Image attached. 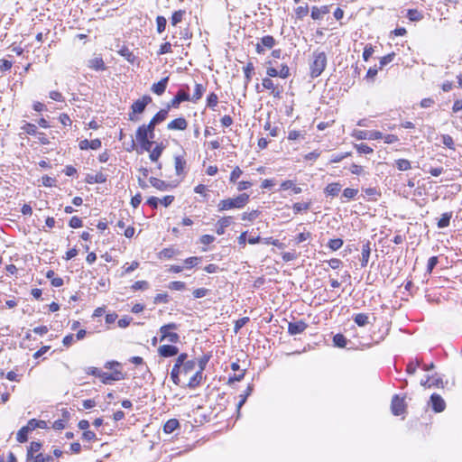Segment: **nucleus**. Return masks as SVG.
Returning a JSON list of instances; mask_svg holds the SVG:
<instances>
[{"instance_id":"2","label":"nucleus","mask_w":462,"mask_h":462,"mask_svg":"<svg viewBox=\"0 0 462 462\" xmlns=\"http://www.w3.org/2000/svg\"><path fill=\"white\" fill-rule=\"evenodd\" d=\"M327 66V55L325 52L315 51L313 53V61L310 64V77L318 78L324 71Z\"/></svg>"},{"instance_id":"11","label":"nucleus","mask_w":462,"mask_h":462,"mask_svg":"<svg viewBox=\"0 0 462 462\" xmlns=\"http://www.w3.org/2000/svg\"><path fill=\"white\" fill-rule=\"evenodd\" d=\"M308 328V324L303 320H298L295 322H289L288 332L291 336H295L302 333Z\"/></svg>"},{"instance_id":"29","label":"nucleus","mask_w":462,"mask_h":462,"mask_svg":"<svg viewBox=\"0 0 462 462\" xmlns=\"http://www.w3.org/2000/svg\"><path fill=\"white\" fill-rule=\"evenodd\" d=\"M180 426L179 420L176 419H171L166 421L163 426V430L165 433H172L178 427Z\"/></svg>"},{"instance_id":"5","label":"nucleus","mask_w":462,"mask_h":462,"mask_svg":"<svg viewBox=\"0 0 462 462\" xmlns=\"http://www.w3.org/2000/svg\"><path fill=\"white\" fill-rule=\"evenodd\" d=\"M189 100H190L189 94L183 89H180L177 92V94L175 95V97L167 105V107L165 109H168V111H169L171 107L177 108V107H179V106L181 102L189 101Z\"/></svg>"},{"instance_id":"56","label":"nucleus","mask_w":462,"mask_h":462,"mask_svg":"<svg viewBox=\"0 0 462 462\" xmlns=\"http://www.w3.org/2000/svg\"><path fill=\"white\" fill-rule=\"evenodd\" d=\"M243 171L242 170L236 166L234 168V170L232 171L231 174H230V181L235 183L237 181V180L240 178V176L242 175Z\"/></svg>"},{"instance_id":"19","label":"nucleus","mask_w":462,"mask_h":462,"mask_svg":"<svg viewBox=\"0 0 462 462\" xmlns=\"http://www.w3.org/2000/svg\"><path fill=\"white\" fill-rule=\"evenodd\" d=\"M168 82H169V77H165V78L162 79L160 81H158L157 83L152 84L151 90L154 94L161 96L165 92Z\"/></svg>"},{"instance_id":"63","label":"nucleus","mask_w":462,"mask_h":462,"mask_svg":"<svg viewBox=\"0 0 462 462\" xmlns=\"http://www.w3.org/2000/svg\"><path fill=\"white\" fill-rule=\"evenodd\" d=\"M171 52V44L170 42H164L160 46V49L157 52L158 55H163L166 53Z\"/></svg>"},{"instance_id":"4","label":"nucleus","mask_w":462,"mask_h":462,"mask_svg":"<svg viewBox=\"0 0 462 462\" xmlns=\"http://www.w3.org/2000/svg\"><path fill=\"white\" fill-rule=\"evenodd\" d=\"M176 329H178V325L176 323H169L162 326L160 328L161 341L168 340L171 343H178L180 336L177 333L171 331Z\"/></svg>"},{"instance_id":"51","label":"nucleus","mask_w":462,"mask_h":462,"mask_svg":"<svg viewBox=\"0 0 462 462\" xmlns=\"http://www.w3.org/2000/svg\"><path fill=\"white\" fill-rule=\"evenodd\" d=\"M176 254L173 248H164L160 253V258L171 259Z\"/></svg>"},{"instance_id":"15","label":"nucleus","mask_w":462,"mask_h":462,"mask_svg":"<svg viewBox=\"0 0 462 462\" xmlns=\"http://www.w3.org/2000/svg\"><path fill=\"white\" fill-rule=\"evenodd\" d=\"M188 126V122L184 117H178L172 121H171L167 125L168 130H185Z\"/></svg>"},{"instance_id":"35","label":"nucleus","mask_w":462,"mask_h":462,"mask_svg":"<svg viewBox=\"0 0 462 462\" xmlns=\"http://www.w3.org/2000/svg\"><path fill=\"white\" fill-rule=\"evenodd\" d=\"M195 366H196V361L195 360L192 359V360L187 361V363H185L180 367L181 374H183L185 375L189 374V373H191L195 369Z\"/></svg>"},{"instance_id":"9","label":"nucleus","mask_w":462,"mask_h":462,"mask_svg":"<svg viewBox=\"0 0 462 462\" xmlns=\"http://www.w3.org/2000/svg\"><path fill=\"white\" fill-rule=\"evenodd\" d=\"M135 137L136 141L152 139L154 137V131L152 128H148L147 125H142L137 128Z\"/></svg>"},{"instance_id":"44","label":"nucleus","mask_w":462,"mask_h":462,"mask_svg":"<svg viewBox=\"0 0 462 462\" xmlns=\"http://www.w3.org/2000/svg\"><path fill=\"white\" fill-rule=\"evenodd\" d=\"M209 359H210V355H208V354H204L202 356H200L198 359V365H199V371L203 372L205 370L206 365L208 363Z\"/></svg>"},{"instance_id":"64","label":"nucleus","mask_w":462,"mask_h":462,"mask_svg":"<svg viewBox=\"0 0 462 462\" xmlns=\"http://www.w3.org/2000/svg\"><path fill=\"white\" fill-rule=\"evenodd\" d=\"M374 53V48L371 44H366L363 51V59L367 61Z\"/></svg>"},{"instance_id":"53","label":"nucleus","mask_w":462,"mask_h":462,"mask_svg":"<svg viewBox=\"0 0 462 462\" xmlns=\"http://www.w3.org/2000/svg\"><path fill=\"white\" fill-rule=\"evenodd\" d=\"M310 238H311V234L310 232H302L300 233L297 236H295L294 241L295 244L299 245L302 242L307 241Z\"/></svg>"},{"instance_id":"3","label":"nucleus","mask_w":462,"mask_h":462,"mask_svg":"<svg viewBox=\"0 0 462 462\" xmlns=\"http://www.w3.org/2000/svg\"><path fill=\"white\" fill-rule=\"evenodd\" d=\"M152 101V97L148 95L143 96L141 98L135 100L131 106V113L128 114L129 120L137 121L136 114L144 112L146 106Z\"/></svg>"},{"instance_id":"31","label":"nucleus","mask_w":462,"mask_h":462,"mask_svg":"<svg viewBox=\"0 0 462 462\" xmlns=\"http://www.w3.org/2000/svg\"><path fill=\"white\" fill-rule=\"evenodd\" d=\"M355 323L359 327H365L369 323V317L365 313L356 314L353 318Z\"/></svg>"},{"instance_id":"6","label":"nucleus","mask_w":462,"mask_h":462,"mask_svg":"<svg viewBox=\"0 0 462 462\" xmlns=\"http://www.w3.org/2000/svg\"><path fill=\"white\" fill-rule=\"evenodd\" d=\"M149 181L152 187L161 191H167L169 189H174L178 185V183L167 182L155 177H151Z\"/></svg>"},{"instance_id":"7","label":"nucleus","mask_w":462,"mask_h":462,"mask_svg":"<svg viewBox=\"0 0 462 462\" xmlns=\"http://www.w3.org/2000/svg\"><path fill=\"white\" fill-rule=\"evenodd\" d=\"M392 412L395 416H400L405 411L404 398H400L399 395H394L391 403Z\"/></svg>"},{"instance_id":"62","label":"nucleus","mask_w":462,"mask_h":462,"mask_svg":"<svg viewBox=\"0 0 462 462\" xmlns=\"http://www.w3.org/2000/svg\"><path fill=\"white\" fill-rule=\"evenodd\" d=\"M83 225V222L81 220V218H79V217L77 216H74L70 218L69 222V226L72 228H79V227H81Z\"/></svg>"},{"instance_id":"13","label":"nucleus","mask_w":462,"mask_h":462,"mask_svg":"<svg viewBox=\"0 0 462 462\" xmlns=\"http://www.w3.org/2000/svg\"><path fill=\"white\" fill-rule=\"evenodd\" d=\"M168 109H161L159 112H157L153 117L150 120V122L147 124L148 128H152L153 131L155 129V126L163 122L167 116H168Z\"/></svg>"},{"instance_id":"49","label":"nucleus","mask_w":462,"mask_h":462,"mask_svg":"<svg viewBox=\"0 0 462 462\" xmlns=\"http://www.w3.org/2000/svg\"><path fill=\"white\" fill-rule=\"evenodd\" d=\"M217 102H218V97L217 96V94L215 93H211L208 96V98H207V106L212 109L215 108V106H217Z\"/></svg>"},{"instance_id":"61","label":"nucleus","mask_w":462,"mask_h":462,"mask_svg":"<svg viewBox=\"0 0 462 462\" xmlns=\"http://www.w3.org/2000/svg\"><path fill=\"white\" fill-rule=\"evenodd\" d=\"M200 258L197 256L189 257L184 261L186 268H192L199 263Z\"/></svg>"},{"instance_id":"17","label":"nucleus","mask_w":462,"mask_h":462,"mask_svg":"<svg viewBox=\"0 0 462 462\" xmlns=\"http://www.w3.org/2000/svg\"><path fill=\"white\" fill-rule=\"evenodd\" d=\"M42 447V442H40V441H32L30 446L27 448L26 461L30 462L31 459H32V457L36 454L40 453V450H41Z\"/></svg>"},{"instance_id":"54","label":"nucleus","mask_w":462,"mask_h":462,"mask_svg":"<svg viewBox=\"0 0 462 462\" xmlns=\"http://www.w3.org/2000/svg\"><path fill=\"white\" fill-rule=\"evenodd\" d=\"M22 129L28 134L30 135H34L36 134L37 133V127L35 125L33 124H31V123H26L24 124V125L22 127Z\"/></svg>"},{"instance_id":"52","label":"nucleus","mask_w":462,"mask_h":462,"mask_svg":"<svg viewBox=\"0 0 462 462\" xmlns=\"http://www.w3.org/2000/svg\"><path fill=\"white\" fill-rule=\"evenodd\" d=\"M356 148L359 153L369 154L374 152L373 148L365 143L356 144Z\"/></svg>"},{"instance_id":"37","label":"nucleus","mask_w":462,"mask_h":462,"mask_svg":"<svg viewBox=\"0 0 462 462\" xmlns=\"http://www.w3.org/2000/svg\"><path fill=\"white\" fill-rule=\"evenodd\" d=\"M29 432H30V431L26 429V427H25V426L22 427V428L18 430V432H17V434H16V439H17V441H18V442H20V443H24V442H26V441H27V439H28V433H29Z\"/></svg>"},{"instance_id":"8","label":"nucleus","mask_w":462,"mask_h":462,"mask_svg":"<svg viewBox=\"0 0 462 462\" xmlns=\"http://www.w3.org/2000/svg\"><path fill=\"white\" fill-rule=\"evenodd\" d=\"M262 85L265 89L271 90L273 96L276 98L282 97L283 91L282 87L274 85L273 81L270 78H264L262 80Z\"/></svg>"},{"instance_id":"23","label":"nucleus","mask_w":462,"mask_h":462,"mask_svg":"<svg viewBox=\"0 0 462 462\" xmlns=\"http://www.w3.org/2000/svg\"><path fill=\"white\" fill-rule=\"evenodd\" d=\"M203 379V372L198 370L189 379V383H187V387L189 389H195L198 387Z\"/></svg>"},{"instance_id":"41","label":"nucleus","mask_w":462,"mask_h":462,"mask_svg":"<svg viewBox=\"0 0 462 462\" xmlns=\"http://www.w3.org/2000/svg\"><path fill=\"white\" fill-rule=\"evenodd\" d=\"M450 218H451L450 213L442 214L441 217L438 221V227H439V228L447 227L449 225Z\"/></svg>"},{"instance_id":"34","label":"nucleus","mask_w":462,"mask_h":462,"mask_svg":"<svg viewBox=\"0 0 462 462\" xmlns=\"http://www.w3.org/2000/svg\"><path fill=\"white\" fill-rule=\"evenodd\" d=\"M260 42L264 48L272 49L275 44V39L271 35H265L260 39Z\"/></svg>"},{"instance_id":"47","label":"nucleus","mask_w":462,"mask_h":462,"mask_svg":"<svg viewBox=\"0 0 462 462\" xmlns=\"http://www.w3.org/2000/svg\"><path fill=\"white\" fill-rule=\"evenodd\" d=\"M259 215L258 210H253L251 212H245L242 214L241 219L244 221H254Z\"/></svg>"},{"instance_id":"38","label":"nucleus","mask_w":462,"mask_h":462,"mask_svg":"<svg viewBox=\"0 0 462 462\" xmlns=\"http://www.w3.org/2000/svg\"><path fill=\"white\" fill-rule=\"evenodd\" d=\"M254 66L252 62H248L246 64V66L244 68V73H245V84L247 85L251 79H252V74L254 73Z\"/></svg>"},{"instance_id":"20","label":"nucleus","mask_w":462,"mask_h":462,"mask_svg":"<svg viewBox=\"0 0 462 462\" xmlns=\"http://www.w3.org/2000/svg\"><path fill=\"white\" fill-rule=\"evenodd\" d=\"M232 217H223L217 222V234L221 236L225 234V230L232 224Z\"/></svg>"},{"instance_id":"46","label":"nucleus","mask_w":462,"mask_h":462,"mask_svg":"<svg viewBox=\"0 0 462 462\" xmlns=\"http://www.w3.org/2000/svg\"><path fill=\"white\" fill-rule=\"evenodd\" d=\"M430 388L431 387H439L440 385L442 386V378L437 374V373H432L431 376H430Z\"/></svg>"},{"instance_id":"18","label":"nucleus","mask_w":462,"mask_h":462,"mask_svg":"<svg viewBox=\"0 0 462 462\" xmlns=\"http://www.w3.org/2000/svg\"><path fill=\"white\" fill-rule=\"evenodd\" d=\"M88 67L96 71H104L106 69L105 62L102 58L95 57L88 61Z\"/></svg>"},{"instance_id":"57","label":"nucleus","mask_w":462,"mask_h":462,"mask_svg":"<svg viewBox=\"0 0 462 462\" xmlns=\"http://www.w3.org/2000/svg\"><path fill=\"white\" fill-rule=\"evenodd\" d=\"M139 143L140 148L142 151L150 152L153 142L152 139L144 140V141H137Z\"/></svg>"},{"instance_id":"58","label":"nucleus","mask_w":462,"mask_h":462,"mask_svg":"<svg viewBox=\"0 0 462 462\" xmlns=\"http://www.w3.org/2000/svg\"><path fill=\"white\" fill-rule=\"evenodd\" d=\"M249 321L248 317H244L237 319L235 323L234 330L237 333L247 322Z\"/></svg>"},{"instance_id":"45","label":"nucleus","mask_w":462,"mask_h":462,"mask_svg":"<svg viewBox=\"0 0 462 462\" xmlns=\"http://www.w3.org/2000/svg\"><path fill=\"white\" fill-rule=\"evenodd\" d=\"M166 23H167V21H166L165 17L161 16V15L156 17V25H157L156 30H157L158 33H162L165 30Z\"/></svg>"},{"instance_id":"33","label":"nucleus","mask_w":462,"mask_h":462,"mask_svg":"<svg viewBox=\"0 0 462 462\" xmlns=\"http://www.w3.org/2000/svg\"><path fill=\"white\" fill-rule=\"evenodd\" d=\"M333 343H334V346L343 348V347H346V346L347 344V339L346 338V337L343 334H336L333 337Z\"/></svg>"},{"instance_id":"28","label":"nucleus","mask_w":462,"mask_h":462,"mask_svg":"<svg viewBox=\"0 0 462 462\" xmlns=\"http://www.w3.org/2000/svg\"><path fill=\"white\" fill-rule=\"evenodd\" d=\"M163 150H164L163 144L162 143H158L152 150L151 149L150 155H149L150 160L152 162H157L159 160V158L161 157Z\"/></svg>"},{"instance_id":"59","label":"nucleus","mask_w":462,"mask_h":462,"mask_svg":"<svg viewBox=\"0 0 462 462\" xmlns=\"http://www.w3.org/2000/svg\"><path fill=\"white\" fill-rule=\"evenodd\" d=\"M132 290H146L149 288V283L146 281H137L132 285Z\"/></svg>"},{"instance_id":"55","label":"nucleus","mask_w":462,"mask_h":462,"mask_svg":"<svg viewBox=\"0 0 462 462\" xmlns=\"http://www.w3.org/2000/svg\"><path fill=\"white\" fill-rule=\"evenodd\" d=\"M138 266H139V263H138V262H136V261L132 262V263H131V264H128V263L125 264V265L123 266L124 272H123L122 275H125V274L130 273L131 272H133V271H134L136 268H138Z\"/></svg>"},{"instance_id":"24","label":"nucleus","mask_w":462,"mask_h":462,"mask_svg":"<svg viewBox=\"0 0 462 462\" xmlns=\"http://www.w3.org/2000/svg\"><path fill=\"white\" fill-rule=\"evenodd\" d=\"M106 181V175L102 172H97L95 175L88 174L86 177V182L88 184L94 183H105Z\"/></svg>"},{"instance_id":"26","label":"nucleus","mask_w":462,"mask_h":462,"mask_svg":"<svg viewBox=\"0 0 462 462\" xmlns=\"http://www.w3.org/2000/svg\"><path fill=\"white\" fill-rule=\"evenodd\" d=\"M422 359L416 357L415 359H411L406 366V372L408 374H414L417 368L421 367Z\"/></svg>"},{"instance_id":"21","label":"nucleus","mask_w":462,"mask_h":462,"mask_svg":"<svg viewBox=\"0 0 462 462\" xmlns=\"http://www.w3.org/2000/svg\"><path fill=\"white\" fill-rule=\"evenodd\" d=\"M187 162L183 156L176 155L174 156V167L175 171L178 176L183 175L185 173L184 170L186 167Z\"/></svg>"},{"instance_id":"10","label":"nucleus","mask_w":462,"mask_h":462,"mask_svg":"<svg viewBox=\"0 0 462 462\" xmlns=\"http://www.w3.org/2000/svg\"><path fill=\"white\" fill-rule=\"evenodd\" d=\"M430 404L435 412H441L446 408V403L439 394L433 393L430 396Z\"/></svg>"},{"instance_id":"36","label":"nucleus","mask_w":462,"mask_h":462,"mask_svg":"<svg viewBox=\"0 0 462 462\" xmlns=\"http://www.w3.org/2000/svg\"><path fill=\"white\" fill-rule=\"evenodd\" d=\"M119 54L121 56H123L127 61H129L131 63L134 62L135 56L134 55V53L127 47H123L119 51Z\"/></svg>"},{"instance_id":"60","label":"nucleus","mask_w":462,"mask_h":462,"mask_svg":"<svg viewBox=\"0 0 462 462\" xmlns=\"http://www.w3.org/2000/svg\"><path fill=\"white\" fill-rule=\"evenodd\" d=\"M186 287L185 282L175 281L169 283V288L173 291H182Z\"/></svg>"},{"instance_id":"50","label":"nucleus","mask_w":462,"mask_h":462,"mask_svg":"<svg viewBox=\"0 0 462 462\" xmlns=\"http://www.w3.org/2000/svg\"><path fill=\"white\" fill-rule=\"evenodd\" d=\"M308 13H309L308 5H305L303 6H299L295 10L296 16L299 19H302L303 17H305L308 14Z\"/></svg>"},{"instance_id":"22","label":"nucleus","mask_w":462,"mask_h":462,"mask_svg":"<svg viewBox=\"0 0 462 462\" xmlns=\"http://www.w3.org/2000/svg\"><path fill=\"white\" fill-rule=\"evenodd\" d=\"M329 12V7L328 5H324L321 7L313 6L311 8V18L313 20L322 19L324 14H327Z\"/></svg>"},{"instance_id":"25","label":"nucleus","mask_w":462,"mask_h":462,"mask_svg":"<svg viewBox=\"0 0 462 462\" xmlns=\"http://www.w3.org/2000/svg\"><path fill=\"white\" fill-rule=\"evenodd\" d=\"M371 254L370 242H366L362 246L361 266L365 267L368 263Z\"/></svg>"},{"instance_id":"42","label":"nucleus","mask_w":462,"mask_h":462,"mask_svg":"<svg viewBox=\"0 0 462 462\" xmlns=\"http://www.w3.org/2000/svg\"><path fill=\"white\" fill-rule=\"evenodd\" d=\"M310 202H297L293 204V211L294 213H300L301 211H307L310 208Z\"/></svg>"},{"instance_id":"30","label":"nucleus","mask_w":462,"mask_h":462,"mask_svg":"<svg viewBox=\"0 0 462 462\" xmlns=\"http://www.w3.org/2000/svg\"><path fill=\"white\" fill-rule=\"evenodd\" d=\"M205 91L206 88L202 84L197 83L195 85V89L192 97L190 98L192 102L196 103L198 100H199L202 97Z\"/></svg>"},{"instance_id":"40","label":"nucleus","mask_w":462,"mask_h":462,"mask_svg":"<svg viewBox=\"0 0 462 462\" xmlns=\"http://www.w3.org/2000/svg\"><path fill=\"white\" fill-rule=\"evenodd\" d=\"M185 14H186V12L184 10L175 11L171 16V24L175 26L179 23H180L182 21Z\"/></svg>"},{"instance_id":"39","label":"nucleus","mask_w":462,"mask_h":462,"mask_svg":"<svg viewBox=\"0 0 462 462\" xmlns=\"http://www.w3.org/2000/svg\"><path fill=\"white\" fill-rule=\"evenodd\" d=\"M407 17L411 21H420L423 18V15L420 12L416 9H409L407 12Z\"/></svg>"},{"instance_id":"27","label":"nucleus","mask_w":462,"mask_h":462,"mask_svg":"<svg viewBox=\"0 0 462 462\" xmlns=\"http://www.w3.org/2000/svg\"><path fill=\"white\" fill-rule=\"evenodd\" d=\"M341 187H342L341 184L338 182L329 183L325 188V193L328 196L336 197L338 195L339 191L341 190Z\"/></svg>"},{"instance_id":"16","label":"nucleus","mask_w":462,"mask_h":462,"mask_svg":"<svg viewBox=\"0 0 462 462\" xmlns=\"http://www.w3.org/2000/svg\"><path fill=\"white\" fill-rule=\"evenodd\" d=\"M79 147L80 150H97L101 147V141L99 139H94L91 141L85 139L79 142Z\"/></svg>"},{"instance_id":"48","label":"nucleus","mask_w":462,"mask_h":462,"mask_svg":"<svg viewBox=\"0 0 462 462\" xmlns=\"http://www.w3.org/2000/svg\"><path fill=\"white\" fill-rule=\"evenodd\" d=\"M396 167L400 171H408L411 169V162L406 159H399L396 161Z\"/></svg>"},{"instance_id":"14","label":"nucleus","mask_w":462,"mask_h":462,"mask_svg":"<svg viewBox=\"0 0 462 462\" xmlns=\"http://www.w3.org/2000/svg\"><path fill=\"white\" fill-rule=\"evenodd\" d=\"M158 353L162 357H171L179 353V348L173 345H162L159 346Z\"/></svg>"},{"instance_id":"32","label":"nucleus","mask_w":462,"mask_h":462,"mask_svg":"<svg viewBox=\"0 0 462 462\" xmlns=\"http://www.w3.org/2000/svg\"><path fill=\"white\" fill-rule=\"evenodd\" d=\"M181 374L180 366L174 365L171 372V379L176 385L180 384V374Z\"/></svg>"},{"instance_id":"43","label":"nucleus","mask_w":462,"mask_h":462,"mask_svg":"<svg viewBox=\"0 0 462 462\" xmlns=\"http://www.w3.org/2000/svg\"><path fill=\"white\" fill-rule=\"evenodd\" d=\"M343 244H344V242L341 238H335V239H330L328 241V246L332 251H337L342 247Z\"/></svg>"},{"instance_id":"1","label":"nucleus","mask_w":462,"mask_h":462,"mask_svg":"<svg viewBox=\"0 0 462 462\" xmlns=\"http://www.w3.org/2000/svg\"><path fill=\"white\" fill-rule=\"evenodd\" d=\"M249 194L241 193L236 198H228L226 199H222L217 204V210L219 212L230 210V209H241L245 207V205L249 202Z\"/></svg>"},{"instance_id":"12","label":"nucleus","mask_w":462,"mask_h":462,"mask_svg":"<svg viewBox=\"0 0 462 462\" xmlns=\"http://www.w3.org/2000/svg\"><path fill=\"white\" fill-rule=\"evenodd\" d=\"M101 382L105 384L110 383L112 381H120L125 379V376L121 371L115 370L113 373L108 374L102 372L99 377Z\"/></svg>"}]
</instances>
